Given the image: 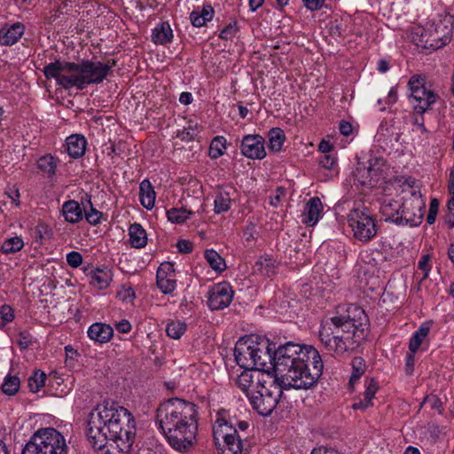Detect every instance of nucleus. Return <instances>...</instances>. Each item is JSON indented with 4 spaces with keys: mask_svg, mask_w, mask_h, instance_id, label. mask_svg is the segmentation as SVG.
<instances>
[{
    "mask_svg": "<svg viewBox=\"0 0 454 454\" xmlns=\"http://www.w3.org/2000/svg\"><path fill=\"white\" fill-rule=\"evenodd\" d=\"M255 225L250 223L244 231V236L247 241L255 239Z\"/></svg>",
    "mask_w": 454,
    "mask_h": 454,
    "instance_id": "obj_59",
    "label": "nucleus"
},
{
    "mask_svg": "<svg viewBox=\"0 0 454 454\" xmlns=\"http://www.w3.org/2000/svg\"><path fill=\"white\" fill-rule=\"evenodd\" d=\"M430 261V255L429 254H423L419 262H418V269L423 271V277L420 279V283L427 279L429 276V272L431 270V266L429 264Z\"/></svg>",
    "mask_w": 454,
    "mask_h": 454,
    "instance_id": "obj_45",
    "label": "nucleus"
},
{
    "mask_svg": "<svg viewBox=\"0 0 454 454\" xmlns=\"http://www.w3.org/2000/svg\"><path fill=\"white\" fill-rule=\"evenodd\" d=\"M176 247L180 253L190 254L193 249V244L189 240L181 239L177 241Z\"/></svg>",
    "mask_w": 454,
    "mask_h": 454,
    "instance_id": "obj_51",
    "label": "nucleus"
},
{
    "mask_svg": "<svg viewBox=\"0 0 454 454\" xmlns=\"http://www.w3.org/2000/svg\"><path fill=\"white\" fill-rule=\"evenodd\" d=\"M254 370L270 372L273 366L286 388L309 389L323 373L324 364L317 349L292 341L272 348L268 339L255 336Z\"/></svg>",
    "mask_w": 454,
    "mask_h": 454,
    "instance_id": "obj_1",
    "label": "nucleus"
},
{
    "mask_svg": "<svg viewBox=\"0 0 454 454\" xmlns=\"http://www.w3.org/2000/svg\"><path fill=\"white\" fill-rule=\"evenodd\" d=\"M20 387V380L19 377L7 375L2 385V390L7 395H13L19 391Z\"/></svg>",
    "mask_w": 454,
    "mask_h": 454,
    "instance_id": "obj_39",
    "label": "nucleus"
},
{
    "mask_svg": "<svg viewBox=\"0 0 454 454\" xmlns=\"http://www.w3.org/2000/svg\"><path fill=\"white\" fill-rule=\"evenodd\" d=\"M237 22L230 23L220 33L219 37L223 40H231L237 34Z\"/></svg>",
    "mask_w": 454,
    "mask_h": 454,
    "instance_id": "obj_47",
    "label": "nucleus"
},
{
    "mask_svg": "<svg viewBox=\"0 0 454 454\" xmlns=\"http://www.w3.org/2000/svg\"><path fill=\"white\" fill-rule=\"evenodd\" d=\"M190 20L192 24L197 27H203L207 23L206 20L200 15L199 10H194L191 12Z\"/></svg>",
    "mask_w": 454,
    "mask_h": 454,
    "instance_id": "obj_53",
    "label": "nucleus"
},
{
    "mask_svg": "<svg viewBox=\"0 0 454 454\" xmlns=\"http://www.w3.org/2000/svg\"><path fill=\"white\" fill-rule=\"evenodd\" d=\"M114 59L107 63L82 59L80 62H69L56 59L43 67L46 79H55L58 85L65 90L76 88L82 90L90 84L101 83L115 67Z\"/></svg>",
    "mask_w": 454,
    "mask_h": 454,
    "instance_id": "obj_4",
    "label": "nucleus"
},
{
    "mask_svg": "<svg viewBox=\"0 0 454 454\" xmlns=\"http://www.w3.org/2000/svg\"><path fill=\"white\" fill-rule=\"evenodd\" d=\"M14 318V311L9 305H3L0 307V328L5 326L8 323L12 322Z\"/></svg>",
    "mask_w": 454,
    "mask_h": 454,
    "instance_id": "obj_44",
    "label": "nucleus"
},
{
    "mask_svg": "<svg viewBox=\"0 0 454 454\" xmlns=\"http://www.w3.org/2000/svg\"><path fill=\"white\" fill-rule=\"evenodd\" d=\"M348 223L352 230L353 237L363 243L369 242L378 233L379 227L374 215L363 205L350 210Z\"/></svg>",
    "mask_w": 454,
    "mask_h": 454,
    "instance_id": "obj_8",
    "label": "nucleus"
},
{
    "mask_svg": "<svg viewBox=\"0 0 454 454\" xmlns=\"http://www.w3.org/2000/svg\"><path fill=\"white\" fill-rule=\"evenodd\" d=\"M431 323L424 322L419 329L412 334L409 342V351L417 352L423 340L430 332Z\"/></svg>",
    "mask_w": 454,
    "mask_h": 454,
    "instance_id": "obj_29",
    "label": "nucleus"
},
{
    "mask_svg": "<svg viewBox=\"0 0 454 454\" xmlns=\"http://www.w3.org/2000/svg\"><path fill=\"white\" fill-rule=\"evenodd\" d=\"M117 296L122 301L129 302L135 299L136 294H135V291L132 287L123 286L122 289L117 293Z\"/></svg>",
    "mask_w": 454,
    "mask_h": 454,
    "instance_id": "obj_49",
    "label": "nucleus"
},
{
    "mask_svg": "<svg viewBox=\"0 0 454 454\" xmlns=\"http://www.w3.org/2000/svg\"><path fill=\"white\" fill-rule=\"evenodd\" d=\"M187 325L180 320H172L167 324L166 333L168 337L178 340L185 333Z\"/></svg>",
    "mask_w": 454,
    "mask_h": 454,
    "instance_id": "obj_34",
    "label": "nucleus"
},
{
    "mask_svg": "<svg viewBox=\"0 0 454 454\" xmlns=\"http://www.w3.org/2000/svg\"><path fill=\"white\" fill-rule=\"evenodd\" d=\"M413 124L416 125L422 134L427 135L428 130L424 124V118L421 115L420 119L416 117L413 121Z\"/></svg>",
    "mask_w": 454,
    "mask_h": 454,
    "instance_id": "obj_62",
    "label": "nucleus"
},
{
    "mask_svg": "<svg viewBox=\"0 0 454 454\" xmlns=\"http://www.w3.org/2000/svg\"><path fill=\"white\" fill-rule=\"evenodd\" d=\"M269 149L273 153L281 151L286 136L280 128H272L268 133Z\"/></svg>",
    "mask_w": 454,
    "mask_h": 454,
    "instance_id": "obj_30",
    "label": "nucleus"
},
{
    "mask_svg": "<svg viewBox=\"0 0 454 454\" xmlns=\"http://www.w3.org/2000/svg\"><path fill=\"white\" fill-rule=\"evenodd\" d=\"M67 262L72 268H77L82 263V255L76 251H72L67 254Z\"/></svg>",
    "mask_w": 454,
    "mask_h": 454,
    "instance_id": "obj_48",
    "label": "nucleus"
},
{
    "mask_svg": "<svg viewBox=\"0 0 454 454\" xmlns=\"http://www.w3.org/2000/svg\"><path fill=\"white\" fill-rule=\"evenodd\" d=\"M365 391L364 398L353 403L354 410H365L372 406V399L379 389L378 381L375 379H370L365 381Z\"/></svg>",
    "mask_w": 454,
    "mask_h": 454,
    "instance_id": "obj_23",
    "label": "nucleus"
},
{
    "mask_svg": "<svg viewBox=\"0 0 454 454\" xmlns=\"http://www.w3.org/2000/svg\"><path fill=\"white\" fill-rule=\"evenodd\" d=\"M183 139L187 138L188 141H192L194 139V137L197 136V124L195 123L192 125V123L190 121L187 128L184 129L183 131Z\"/></svg>",
    "mask_w": 454,
    "mask_h": 454,
    "instance_id": "obj_52",
    "label": "nucleus"
},
{
    "mask_svg": "<svg viewBox=\"0 0 454 454\" xmlns=\"http://www.w3.org/2000/svg\"><path fill=\"white\" fill-rule=\"evenodd\" d=\"M234 292L227 282L214 285L208 291L207 305L212 310H220L227 308L232 299Z\"/></svg>",
    "mask_w": 454,
    "mask_h": 454,
    "instance_id": "obj_14",
    "label": "nucleus"
},
{
    "mask_svg": "<svg viewBox=\"0 0 454 454\" xmlns=\"http://www.w3.org/2000/svg\"><path fill=\"white\" fill-rule=\"evenodd\" d=\"M438 209H439V201L437 199L434 198L430 201L429 210H428V214L427 216V223L428 224H433L435 222L436 216L438 214Z\"/></svg>",
    "mask_w": 454,
    "mask_h": 454,
    "instance_id": "obj_46",
    "label": "nucleus"
},
{
    "mask_svg": "<svg viewBox=\"0 0 454 454\" xmlns=\"http://www.w3.org/2000/svg\"><path fill=\"white\" fill-rule=\"evenodd\" d=\"M255 336L239 339L234 348V357L238 365L243 369L254 370Z\"/></svg>",
    "mask_w": 454,
    "mask_h": 454,
    "instance_id": "obj_13",
    "label": "nucleus"
},
{
    "mask_svg": "<svg viewBox=\"0 0 454 454\" xmlns=\"http://www.w3.org/2000/svg\"><path fill=\"white\" fill-rule=\"evenodd\" d=\"M302 2L309 10L317 11L323 6L325 0H302Z\"/></svg>",
    "mask_w": 454,
    "mask_h": 454,
    "instance_id": "obj_56",
    "label": "nucleus"
},
{
    "mask_svg": "<svg viewBox=\"0 0 454 454\" xmlns=\"http://www.w3.org/2000/svg\"><path fill=\"white\" fill-rule=\"evenodd\" d=\"M214 434L215 438L221 437L223 440L221 454H242L243 442L236 427L224 422L215 429Z\"/></svg>",
    "mask_w": 454,
    "mask_h": 454,
    "instance_id": "obj_11",
    "label": "nucleus"
},
{
    "mask_svg": "<svg viewBox=\"0 0 454 454\" xmlns=\"http://www.w3.org/2000/svg\"><path fill=\"white\" fill-rule=\"evenodd\" d=\"M87 334L90 340L103 344L113 338L114 329L110 325L97 322L89 327Z\"/></svg>",
    "mask_w": 454,
    "mask_h": 454,
    "instance_id": "obj_19",
    "label": "nucleus"
},
{
    "mask_svg": "<svg viewBox=\"0 0 454 454\" xmlns=\"http://www.w3.org/2000/svg\"><path fill=\"white\" fill-rule=\"evenodd\" d=\"M209 266L217 272H222L226 269L224 259L215 250L207 249L204 254Z\"/></svg>",
    "mask_w": 454,
    "mask_h": 454,
    "instance_id": "obj_31",
    "label": "nucleus"
},
{
    "mask_svg": "<svg viewBox=\"0 0 454 454\" xmlns=\"http://www.w3.org/2000/svg\"><path fill=\"white\" fill-rule=\"evenodd\" d=\"M31 340L29 339V336L25 334L24 333H21L20 334V338L18 340V344L22 349H27L31 345Z\"/></svg>",
    "mask_w": 454,
    "mask_h": 454,
    "instance_id": "obj_61",
    "label": "nucleus"
},
{
    "mask_svg": "<svg viewBox=\"0 0 454 454\" xmlns=\"http://www.w3.org/2000/svg\"><path fill=\"white\" fill-rule=\"evenodd\" d=\"M86 434L92 447L102 454H125L134 442L135 419L123 406L105 401L90 413Z\"/></svg>",
    "mask_w": 454,
    "mask_h": 454,
    "instance_id": "obj_2",
    "label": "nucleus"
},
{
    "mask_svg": "<svg viewBox=\"0 0 454 454\" xmlns=\"http://www.w3.org/2000/svg\"><path fill=\"white\" fill-rule=\"evenodd\" d=\"M352 373L349 379V386H353L364 373L365 372V362L363 357L356 356L351 362Z\"/></svg>",
    "mask_w": 454,
    "mask_h": 454,
    "instance_id": "obj_33",
    "label": "nucleus"
},
{
    "mask_svg": "<svg viewBox=\"0 0 454 454\" xmlns=\"http://www.w3.org/2000/svg\"><path fill=\"white\" fill-rule=\"evenodd\" d=\"M115 328L121 333H128L131 330V325L128 320L122 319L115 324Z\"/></svg>",
    "mask_w": 454,
    "mask_h": 454,
    "instance_id": "obj_57",
    "label": "nucleus"
},
{
    "mask_svg": "<svg viewBox=\"0 0 454 454\" xmlns=\"http://www.w3.org/2000/svg\"><path fill=\"white\" fill-rule=\"evenodd\" d=\"M86 197L88 198V205H83V216L90 224L98 225L101 221L103 214L93 207L90 195L86 194Z\"/></svg>",
    "mask_w": 454,
    "mask_h": 454,
    "instance_id": "obj_32",
    "label": "nucleus"
},
{
    "mask_svg": "<svg viewBox=\"0 0 454 454\" xmlns=\"http://www.w3.org/2000/svg\"><path fill=\"white\" fill-rule=\"evenodd\" d=\"M340 133L345 137L349 136L353 131V127L350 122L341 121L339 125Z\"/></svg>",
    "mask_w": 454,
    "mask_h": 454,
    "instance_id": "obj_58",
    "label": "nucleus"
},
{
    "mask_svg": "<svg viewBox=\"0 0 454 454\" xmlns=\"http://www.w3.org/2000/svg\"><path fill=\"white\" fill-rule=\"evenodd\" d=\"M415 353L410 351L406 356L405 359V372L407 375H411L413 372L414 364H415Z\"/></svg>",
    "mask_w": 454,
    "mask_h": 454,
    "instance_id": "obj_54",
    "label": "nucleus"
},
{
    "mask_svg": "<svg viewBox=\"0 0 454 454\" xmlns=\"http://www.w3.org/2000/svg\"><path fill=\"white\" fill-rule=\"evenodd\" d=\"M174 265L168 262H163L160 265L156 278L157 286L160 291L165 294H171L176 288Z\"/></svg>",
    "mask_w": 454,
    "mask_h": 454,
    "instance_id": "obj_16",
    "label": "nucleus"
},
{
    "mask_svg": "<svg viewBox=\"0 0 454 454\" xmlns=\"http://www.w3.org/2000/svg\"><path fill=\"white\" fill-rule=\"evenodd\" d=\"M366 320V315L359 306L350 304L345 312L325 321L319 330V338L328 351L338 355L354 348L356 332Z\"/></svg>",
    "mask_w": 454,
    "mask_h": 454,
    "instance_id": "obj_5",
    "label": "nucleus"
},
{
    "mask_svg": "<svg viewBox=\"0 0 454 454\" xmlns=\"http://www.w3.org/2000/svg\"><path fill=\"white\" fill-rule=\"evenodd\" d=\"M24 242L20 237H12L4 241L2 245V252L4 254H13L22 249Z\"/></svg>",
    "mask_w": 454,
    "mask_h": 454,
    "instance_id": "obj_40",
    "label": "nucleus"
},
{
    "mask_svg": "<svg viewBox=\"0 0 454 454\" xmlns=\"http://www.w3.org/2000/svg\"><path fill=\"white\" fill-rule=\"evenodd\" d=\"M286 195V190L283 187H278L276 190V194L271 198L270 205L277 207L280 200Z\"/></svg>",
    "mask_w": 454,
    "mask_h": 454,
    "instance_id": "obj_60",
    "label": "nucleus"
},
{
    "mask_svg": "<svg viewBox=\"0 0 454 454\" xmlns=\"http://www.w3.org/2000/svg\"><path fill=\"white\" fill-rule=\"evenodd\" d=\"M226 139L218 136L213 138L210 143L208 155L211 159H218L224 153Z\"/></svg>",
    "mask_w": 454,
    "mask_h": 454,
    "instance_id": "obj_35",
    "label": "nucleus"
},
{
    "mask_svg": "<svg viewBox=\"0 0 454 454\" xmlns=\"http://www.w3.org/2000/svg\"><path fill=\"white\" fill-rule=\"evenodd\" d=\"M37 167L50 177L55 175L57 162L51 155H44L38 160Z\"/></svg>",
    "mask_w": 454,
    "mask_h": 454,
    "instance_id": "obj_37",
    "label": "nucleus"
},
{
    "mask_svg": "<svg viewBox=\"0 0 454 454\" xmlns=\"http://www.w3.org/2000/svg\"><path fill=\"white\" fill-rule=\"evenodd\" d=\"M408 86L411 90L410 102L417 114L423 115L436 102L439 96L426 86V77L412 75Z\"/></svg>",
    "mask_w": 454,
    "mask_h": 454,
    "instance_id": "obj_9",
    "label": "nucleus"
},
{
    "mask_svg": "<svg viewBox=\"0 0 454 454\" xmlns=\"http://www.w3.org/2000/svg\"><path fill=\"white\" fill-rule=\"evenodd\" d=\"M139 190L141 205L146 209H152L154 207L156 193L150 181L147 179L143 180Z\"/></svg>",
    "mask_w": 454,
    "mask_h": 454,
    "instance_id": "obj_25",
    "label": "nucleus"
},
{
    "mask_svg": "<svg viewBox=\"0 0 454 454\" xmlns=\"http://www.w3.org/2000/svg\"><path fill=\"white\" fill-rule=\"evenodd\" d=\"M129 242L132 247L143 248L147 244L145 230L139 223H132L129 229Z\"/></svg>",
    "mask_w": 454,
    "mask_h": 454,
    "instance_id": "obj_27",
    "label": "nucleus"
},
{
    "mask_svg": "<svg viewBox=\"0 0 454 454\" xmlns=\"http://www.w3.org/2000/svg\"><path fill=\"white\" fill-rule=\"evenodd\" d=\"M200 15L206 20V22L210 21L214 17V9L210 4L204 5L200 11H199Z\"/></svg>",
    "mask_w": 454,
    "mask_h": 454,
    "instance_id": "obj_55",
    "label": "nucleus"
},
{
    "mask_svg": "<svg viewBox=\"0 0 454 454\" xmlns=\"http://www.w3.org/2000/svg\"><path fill=\"white\" fill-rule=\"evenodd\" d=\"M402 202L393 199L386 200L380 207V212L386 217V221L393 222L396 224L402 223L401 210Z\"/></svg>",
    "mask_w": 454,
    "mask_h": 454,
    "instance_id": "obj_20",
    "label": "nucleus"
},
{
    "mask_svg": "<svg viewBox=\"0 0 454 454\" xmlns=\"http://www.w3.org/2000/svg\"><path fill=\"white\" fill-rule=\"evenodd\" d=\"M46 374L42 371H35L28 378V387L31 392L37 393L45 384Z\"/></svg>",
    "mask_w": 454,
    "mask_h": 454,
    "instance_id": "obj_41",
    "label": "nucleus"
},
{
    "mask_svg": "<svg viewBox=\"0 0 454 454\" xmlns=\"http://www.w3.org/2000/svg\"><path fill=\"white\" fill-rule=\"evenodd\" d=\"M179 102L183 105H190L192 102V95L190 92H182L179 97Z\"/></svg>",
    "mask_w": 454,
    "mask_h": 454,
    "instance_id": "obj_64",
    "label": "nucleus"
},
{
    "mask_svg": "<svg viewBox=\"0 0 454 454\" xmlns=\"http://www.w3.org/2000/svg\"><path fill=\"white\" fill-rule=\"evenodd\" d=\"M432 36L433 35H428L427 33L421 34L419 42L425 49L437 50L445 44V42L439 36H434L430 40L429 37Z\"/></svg>",
    "mask_w": 454,
    "mask_h": 454,
    "instance_id": "obj_42",
    "label": "nucleus"
},
{
    "mask_svg": "<svg viewBox=\"0 0 454 454\" xmlns=\"http://www.w3.org/2000/svg\"><path fill=\"white\" fill-rule=\"evenodd\" d=\"M271 373L254 369H244L236 379V384L248 397L260 385L270 383Z\"/></svg>",
    "mask_w": 454,
    "mask_h": 454,
    "instance_id": "obj_12",
    "label": "nucleus"
},
{
    "mask_svg": "<svg viewBox=\"0 0 454 454\" xmlns=\"http://www.w3.org/2000/svg\"><path fill=\"white\" fill-rule=\"evenodd\" d=\"M24 26L15 23L8 28L0 29V43L2 45H12L16 43L24 34Z\"/></svg>",
    "mask_w": 454,
    "mask_h": 454,
    "instance_id": "obj_24",
    "label": "nucleus"
},
{
    "mask_svg": "<svg viewBox=\"0 0 454 454\" xmlns=\"http://www.w3.org/2000/svg\"><path fill=\"white\" fill-rule=\"evenodd\" d=\"M65 437L53 427L35 431L25 445L22 454H67Z\"/></svg>",
    "mask_w": 454,
    "mask_h": 454,
    "instance_id": "obj_6",
    "label": "nucleus"
},
{
    "mask_svg": "<svg viewBox=\"0 0 454 454\" xmlns=\"http://www.w3.org/2000/svg\"><path fill=\"white\" fill-rule=\"evenodd\" d=\"M449 191L452 193L453 197L448 201V210L449 213L445 215V223L449 225L450 228L454 227V180L450 183L449 186Z\"/></svg>",
    "mask_w": 454,
    "mask_h": 454,
    "instance_id": "obj_43",
    "label": "nucleus"
},
{
    "mask_svg": "<svg viewBox=\"0 0 454 454\" xmlns=\"http://www.w3.org/2000/svg\"><path fill=\"white\" fill-rule=\"evenodd\" d=\"M278 266V262L269 254L259 257L254 264L256 270L267 277L275 275Z\"/></svg>",
    "mask_w": 454,
    "mask_h": 454,
    "instance_id": "obj_28",
    "label": "nucleus"
},
{
    "mask_svg": "<svg viewBox=\"0 0 454 454\" xmlns=\"http://www.w3.org/2000/svg\"><path fill=\"white\" fill-rule=\"evenodd\" d=\"M166 215L170 222L174 223H182L185 222L191 215H192V212L188 211L184 207H180L167 210Z\"/></svg>",
    "mask_w": 454,
    "mask_h": 454,
    "instance_id": "obj_38",
    "label": "nucleus"
},
{
    "mask_svg": "<svg viewBox=\"0 0 454 454\" xmlns=\"http://www.w3.org/2000/svg\"><path fill=\"white\" fill-rule=\"evenodd\" d=\"M231 197L229 192L220 190L215 199V212L221 214L230 209Z\"/></svg>",
    "mask_w": 454,
    "mask_h": 454,
    "instance_id": "obj_36",
    "label": "nucleus"
},
{
    "mask_svg": "<svg viewBox=\"0 0 454 454\" xmlns=\"http://www.w3.org/2000/svg\"><path fill=\"white\" fill-rule=\"evenodd\" d=\"M319 163L324 168L333 169L337 164V160L333 155L325 153L321 157Z\"/></svg>",
    "mask_w": 454,
    "mask_h": 454,
    "instance_id": "obj_50",
    "label": "nucleus"
},
{
    "mask_svg": "<svg viewBox=\"0 0 454 454\" xmlns=\"http://www.w3.org/2000/svg\"><path fill=\"white\" fill-rule=\"evenodd\" d=\"M173 39V31L168 22L160 23L152 34V40L156 44L165 45Z\"/></svg>",
    "mask_w": 454,
    "mask_h": 454,
    "instance_id": "obj_26",
    "label": "nucleus"
},
{
    "mask_svg": "<svg viewBox=\"0 0 454 454\" xmlns=\"http://www.w3.org/2000/svg\"><path fill=\"white\" fill-rule=\"evenodd\" d=\"M86 275L90 278V284L98 290L108 287L113 280L112 270L107 267L91 269Z\"/></svg>",
    "mask_w": 454,
    "mask_h": 454,
    "instance_id": "obj_18",
    "label": "nucleus"
},
{
    "mask_svg": "<svg viewBox=\"0 0 454 454\" xmlns=\"http://www.w3.org/2000/svg\"><path fill=\"white\" fill-rule=\"evenodd\" d=\"M402 206V223L400 225H419L422 222L423 210L426 206L422 196L417 192H412L409 198L403 200Z\"/></svg>",
    "mask_w": 454,
    "mask_h": 454,
    "instance_id": "obj_10",
    "label": "nucleus"
},
{
    "mask_svg": "<svg viewBox=\"0 0 454 454\" xmlns=\"http://www.w3.org/2000/svg\"><path fill=\"white\" fill-rule=\"evenodd\" d=\"M311 454H340L336 450L332 448H325L319 447L317 449H314Z\"/></svg>",
    "mask_w": 454,
    "mask_h": 454,
    "instance_id": "obj_63",
    "label": "nucleus"
},
{
    "mask_svg": "<svg viewBox=\"0 0 454 454\" xmlns=\"http://www.w3.org/2000/svg\"><path fill=\"white\" fill-rule=\"evenodd\" d=\"M323 211V204L318 197H313L307 202L303 213L302 223L307 226H314L319 220Z\"/></svg>",
    "mask_w": 454,
    "mask_h": 454,
    "instance_id": "obj_17",
    "label": "nucleus"
},
{
    "mask_svg": "<svg viewBox=\"0 0 454 454\" xmlns=\"http://www.w3.org/2000/svg\"><path fill=\"white\" fill-rule=\"evenodd\" d=\"M283 389L286 388L280 386L279 378H273L271 375L270 383L260 385L247 398L252 408L258 414L266 417L276 408Z\"/></svg>",
    "mask_w": 454,
    "mask_h": 454,
    "instance_id": "obj_7",
    "label": "nucleus"
},
{
    "mask_svg": "<svg viewBox=\"0 0 454 454\" xmlns=\"http://www.w3.org/2000/svg\"><path fill=\"white\" fill-rule=\"evenodd\" d=\"M197 406L181 398H170L156 410L155 420L169 445L186 452L194 443L197 433Z\"/></svg>",
    "mask_w": 454,
    "mask_h": 454,
    "instance_id": "obj_3",
    "label": "nucleus"
},
{
    "mask_svg": "<svg viewBox=\"0 0 454 454\" xmlns=\"http://www.w3.org/2000/svg\"><path fill=\"white\" fill-rule=\"evenodd\" d=\"M61 213L67 223H77L83 218V207L78 201L69 200L63 203Z\"/></svg>",
    "mask_w": 454,
    "mask_h": 454,
    "instance_id": "obj_21",
    "label": "nucleus"
},
{
    "mask_svg": "<svg viewBox=\"0 0 454 454\" xmlns=\"http://www.w3.org/2000/svg\"><path fill=\"white\" fill-rule=\"evenodd\" d=\"M67 153L74 159L81 158L86 151L87 141L82 135H71L66 140Z\"/></svg>",
    "mask_w": 454,
    "mask_h": 454,
    "instance_id": "obj_22",
    "label": "nucleus"
},
{
    "mask_svg": "<svg viewBox=\"0 0 454 454\" xmlns=\"http://www.w3.org/2000/svg\"><path fill=\"white\" fill-rule=\"evenodd\" d=\"M265 140L260 135H247L242 138L241 153L249 159L262 160L266 156Z\"/></svg>",
    "mask_w": 454,
    "mask_h": 454,
    "instance_id": "obj_15",
    "label": "nucleus"
}]
</instances>
